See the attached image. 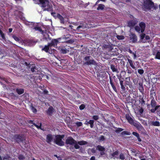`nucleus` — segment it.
Returning <instances> with one entry per match:
<instances>
[{"instance_id":"5","label":"nucleus","mask_w":160,"mask_h":160,"mask_svg":"<svg viewBox=\"0 0 160 160\" xmlns=\"http://www.w3.org/2000/svg\"><path fill=\"white\" fill-rule=\"evenodd\" d=\"M64 137V135H57L55 136V139L54 140V142L58 145L62 146L64 145V142L62 139Z\"/></svg>"},{"instance_id":"22","label":"nucleus","mask_w":160,"mask_h":160,"mask_svg":"<svg viewBox=\"0 0 160 160\" xmlns=\"http://www.w3.org/2000/svg\"><path fill=\"white\" fill-rule=\"evenodd\" d=\"M150 99L151 100H155V99H156V93L154 90H152L150 92Z\"/></svg>"},{"instance_id":"23","label":"nucleus","mask_w":160,"mask_h":160,"mask_svg":"<svg viewBox=\"0 0 160 160\" xmlns=\"http://www.w3.org/2000/svg\"><path fill=\"white\" fill-rule=\"evenodd\" d=\"M110 68L113 72H115L117 73L119 72V71L118 69L117 66H115L113 64L110 65Z\"/></svg>"},{"instance_id":"44","label":"nucleus","mask_w":160,"mask_h":160,"mask_svg":"<svg viewBox=\"0 0 160 160\" xmlns=\"http://www.w3.org/2000/svg\"><path fill=\"white\" fill-rule=\"evenodd\" d=\"M116 128V129L115 130V131L116 133H119V132L122 131L123 130V129L122 128Z\"/></svg>"},{"instance_id":"38","label":"nucleus","mask_w":160,"mask_h":160,"mask_svg":"<svg viewBox=\"0 0 160 160\" xmlns=\"http://www.w3.org/2000/svg\"><path fill=\"white\" fill-rule=\"evenodd\" d=\"M105 7V6L102 4H99L98 5V7L97 8V10H102L104 9V7Z\"/></svg>"},{"instance_id":"1","label":"nucleus","mask_w":160,"mask_h":160,"mask_svg":"<svg viewBox=\"0 0 160 160\" xmlns=\"http://www.w3.org/2000/svg\"><path fill=\"white\" fill-rule=\"evenodd\" d=\"M126 118L130 124L135 127L138 130L141 131L144 130V128L141 124L138 122H134L133 118L130 116L129 114H126Z\"/></svg>"},{"instance_id":"25","label":"nucleus","mask_w":160,"mask_h":160,"mask_svg":"<svg viewBox=\"0 0 160 160\" xmlns=\"http://www.w3.org/2000/svg\"><path fill=\"white\" fill-rule=\"evenodd\" d=\"M43 36V38L46 40H47L48 39L50 40H51V38L50 37L49 35L47 33V31L45 30L44 31L43 34H42Z\"/></svg>"},{"instance_id":"59","label":"nucleus","mask_w":160,"mask_h":160,"mask_svg":"<svg viewBox=\"0 0 160 160\" xmlns=\"http://www.w3.org/2000/svg\"><path fill=\"white\" fill-rule=\"evenodd\" d=\"M159 107L158 108L157 111V113L160 117V105H158Z\"/></svg>"},{"instance_id":"52","label":"nucleus","mask_w":160,"mask_h":160,"mask_svg":"<svg viewBox=\"0 0 160 160\" xmlns=\"http://www.w3.org/2000/svg\"><path fill=\"white\" fill-rule=\"evenodd\" d=\"M151 104L152 107H155L156 105V102L155 101H151Z\"/></svg>"},{"instance_id":"13","label":"nucleus","mask_w":160,"mask_h":160,"mask_svg":"<svg viewBox=\"0 0 160 160\" xmlns=\"http://www.w3.org/2000/svg\"><path fill=\"white\" fill-rule=\"evenodd\" d=\"M53 136L51 134H48L46 136V141L48 143H50L52 141Z\"/></svg>"},{"instance_id":"53","label":"nucleus","mask_w":160,"mask_h":160,"mask_svg":"<svg viewBox=\"0 0 160 160\" xmlns=\"http://www.w3.org/2000/svg\"><path fill=\"white\" fill-rule=\"evenodd\" d=\"M76 124L77 125V126L78 127L81 126L82 125V123L81 122H77L76 123Z\"/></svg>"},{"instance_id":"9","label":"nucleus","mask_w":160,"mask_h":160,"mask_svg":"<svg viewBox=\"0 0 160 160\" xmlns=\"http://www.w3.org/2000/svg\"><path fill=\"white\" fill-rule=\"evenodd\" d=\"M96 149L100 152L101 156L104 155L106 154L105 152V149L103 147L98 145L96 147Z\"/></svg>"},{"instance_id":"58","label":"nucleus","mask_w":160,"mask_h":160,"mask_svg":"<svg viewBox=\"0 0 160 160\" xmlns=\"http://www.w3.org/2000/svg\"><path fill=\"white\" fill-rule=\"evenodd\" d=\"M92 118L95 120H97L99 119V117L98 115H94L92 116Z\"/></svg>"},{"instance_id":"11","label":"nucleus","mask_w":160,"mask_h":160,"mask_svg":"<svg viewBox=\"0 0 160 160\" xmlns=\"http://www.w3.org/2000/svg\"><path fill=\"white\" fill-rule=\"evenodd\" d=\"M137 86L141 93H144V89L143 86V82L142 81H139L138 84L137 85Z\"/></svg>"},{"instance_id":"61","label":"nucleus","mask_w":160,"mask_h":160,"mask_svg":"<svg viewBox=\"0 0 160 160\" xmlns=\"http://www.w3.org/2000/svg\"><path fill=\"white\" fill-rule=\"evenodd\" d=\"M145 34L144 33H142L140 35V38L141 39H143L145 37Z\"/></svg>"},{"instance_id":"51","label":"nucleus","mask_w":160,"mask_h":160,"mask_svg":"<svg viewBox=\"0 0 160 160\" xmlns=\"http://www.w3.org/2000/svg\"><path fill=\"white\" fill-rule=\"evenodd\" d=\"M151 9V8H153V9L154 10H156L158 8V6L157 5H154V3H153V5H152L150 7Z\"/></svg>"},{"instance_id":"26","label":"nucleus","mask_w":160,"mask_h":160,"mask_svg":"<svg viewBox=\"0 0 160 160\" xmlns=\"http://www.w3.org/2000/svg\"><path fill=\"white\" fill-rule=\"evenodd\" d=\"M127 60L128 62L129 63L130 66H131V67L133 69H135V67L134 65V64L133 63V61H132V60L128 58L127 59Z\"/></svg>"},{"instance_id":"37","label":"nucleus","mask_w":160,"mask_h":160,"mask_svg":"<svg viewBox=\"0 0 160 160\" xmlns=\"http://www.w3.org/2000/svg\"><path fill=\"white\" fill-rule=\"evenodd\" d=\"M152 125L155 126H160L159 122L158 121L152 122Z\"/></svg>"},{"instance_id":"16","label":"nucleus","mask_w":160,"mask_h":160,"mask_svg":"<svg viewBox=\"0 0 160 160\" xmlns=\"http://www.w3.org/2000/svg\"><path fill=\"white\" fill-rule=\"evenodd\" d=\"M119 152L118 150H117L115 152H114L113 153H111V156L112 158H113V159H118V154H119Z\"/></svg>"},{"instance_id":"4","label":"nucleus","mask_w":160,"mask_h":160,"mask_svg":"<svg viewBox=\"0 0 160 160\" xmlns=\"http://www.w3.org/2000/svg\"><path fill=\"white\" fill-rule=\"evenodd\" d=\"M65 142L67 144L74 145V148L76 149H78L80 148V146L77 144V141L71 136L68 137L66 140Z\"/></svg>"},{"instance_id":"2","label":"nucleus","mask_w":160,"mask_h":160,"mask_svg":"<svg viewBox=\"0 0 160 160\" xmlns=\"http://www.w3.org/2000/svg\"><path fill=\"white\" fill-rule=\"evenodd\" d=\"M83 64L89 66L92 65H96L97 63L96 61L91 56H86L83 58Z\"/></svg>"},{"instance_id":"45","label":"nucleus","mask_w":160,"mask_h":160,"mask_svg":"<svg viewBox=\"0 0 160 160\" xmlns=\"http://www.w3.org/2000/svg\"><path fill=\"white\" fill-rule=\"evenodd\" d=\"M25 158L24 156L21 154L19 155L18 157V159L20 160H24Z\"/></svg>"},{"instance_id":"6","label":"nucleus","mask_w":160,"mask_h":160,"mask_svg":"<svg viewBox=\"0 0 160 160\" xmlns=\"http://www.w3.org/2000/svg\"><path fill=\"white\" fill-rule=\"evenodd\" d=\"M63 39V38H58L57 39H52L50 42L48 43L49 45L51 47H56L58 44L64 42V41L62 40Z\"/></svg>"},{"instance_id":"50","label":"nucleus","mask_w":160,"mask_h":160,"mask_svg":"<svg viewBox=\"0 0 160 160\" xmlns=\"http://www.w3.org/2000/svg\"><path fill=\"white\" fill-rule=\"evenodd\" d=\"M138 72L140 74L142 75L144 73V71L142 69H138Z\"/></svg>"},{"instance_id":"30","label":"nucleus","mask_w":160,"mask_h":160,"mask_svg":"<svg viewBox=\"0 0 160 160\" xmlns=\"http://www.w3.org/2000/svg\"><path fill=\"white\" fill-rule=\"evenodd\" d=\"M132 134L134 136L137 137L139 142H140L142 141V140L140 137L138 133L136 132H133Z\"/></svg>"},{"instance_id":"12","label":"nucleus","mask_w":160,"mask_h":160,"mask_svg":"<svg viewBox=\"0 0 160 160\" xmlns=\"http://www.w3.org/2000/svg\"><path fill=\"white\" fill-rule=\"evenodd\" d=\"M103 48L107 49L108 51H112L113 49L114 46L111 43H108V44H104L103 46Z\"/></svg>"},{"instance_id":"62","label":"nucleus","mask_w":160,"mask_h":160,"mask_svg":"<svg viewBox=\"0 0 160 160\" xmlns=\"http://www.w3.org/2000/svg\"><path fill=\"white\" fill-rule=\"evenodd\" d=\"M128 86H129V87L130 88H131V89H133V88H134V86H133V85H132V83H130V84L128 85Z\"/></svg>"},{"instance_id":"32","label":"nucleus","mask_w":160,"mask_h":160,"mask_svg":"<svg viewBox=\"0 0 160 160\" xmlns=\"http://www.w3.org/2000/svg\"><path fill=\"white\" fill-rule=\"evenodd\" d=\"M139 81H141L138 77L135 78L133 79V82L135 85H137Z\"/></svg>"},{"instance_id":"18","label":"nucleus","mask_w":160,"mask_h":160,"mask_svg":"<svg viewBox=\"0 0 160 160\" xmlns=\"http://www.w3.org/2000/svg\"><path fill=\"white\" fill-rule=\"evenodd\" d=\"M54 111V109L52 106H50L46 111L47 114L49 115H52Z\"/></svg>"},{"instance_id":"31","label":"nucleus","mask_w":160,"mask_h":160,"mask_svg":"<svg viewBox=\"0 0 160 160\" xmlns=\"http://www.w3.org/2000/svg\"><path fill=\"white\" fill-rule=\"evenodd\" d=\"M34 29L36 31H38L40 32L42 34H43L44 31L42 30L41 27H34Z\"/></svg>"},{"instance_id":"17","label":"nucleus","mask_w":160,"mask_h":160,"mask_svg":"<svg viewBox=\"0 0 160 160\" xmlns=\"http://www.w3.org/2000/svg\"><path fill=\"white\" fill-rule=\"evenodd\" d=\"M13 90H16V92L18 95L22 94L24 92V89L23 88H17L16 89H13Z\"/></svg>"},{"instance_id":"42","label":"nucleus","mask_w":160,"mask_h":160,"mask_svg":"<svg viewBox=\"0 0 160 160\" xmlns=\"http://www.w3.org/2000/svg\"><path fill=\"white\" fill-rule=\"evenodd\" d=\"M116 38L118 40H123L125 38V37L123 36L119 35H117Z\"/></svg>"},{"instance_id":"7","label":"nucleus","mask_w":160,"mask_h":160,"mask_svg":"<svg viewBox=\"0 0 160 160\" xmlns=\"http://www.w3.org/2000/svg\"><path fill=\"white\" fill-rule=\"evenodd\" d=\"M13 139L18 143L22 142L25 140L24 135L22 134H15L13 136Z\"/></svg>"},{"instance_id":"14","label":"nucleus","mask_w":160,"mask_h":160,"mask_svg":"<svg viewBox=\"0 0 160 160\" xmlns=\"http://www.w3.org/2000/svg\"><path fill=\"white\" fill-rule=\"evenodd\" d=\"M94 121L93 120H90L89 121L86 120L84 124L87 126H88L90 124V128H92L94 126Z\"/></svg>"},{"instance_id":"48","label":"nucleus","mask_w":160,"mask_h":160,"mask_svg":"<svg viewBox=\"0 0 160 160\" xmlns=\"http://www.w3.org/2000/svg\"><path fill=\"white\" fill-rule=\"evenodd\" d=\"M37 67L35 66H32L31 68V71L32 72H36L35 70H37Z\"/></svg>"},{"instance_id":"20","label":"nucleus","mask_w":160,"mask_h":160,"mask_svg":"<svg viewBox=\"0 0 160 160\" xmlns=\"http://www.w3.org/2000/svg\"><path fill=\"white\" fill-rule=\"evenodd\" d=\"M59 49L60 53L62 54H66L69 52V51L67 50L65 47H62L59 48Z\"/></svg>"},{"instance_id":"40","label":"nucleus","mask_w":160,"mask_h":160,"mask_svg":"<svg viewBox=\"0 0 160 160\" xmlns=\"http://www.w3.org/2000/svg\"><path fill=\"white\" fill-rule=\"evenodd\" d=\"M12 38L16 41L18 42L21 41V39L15 35H13Z\"/></svg>"},{"instance_id":"39","label":"nucleus","mask_w":160,"mask_h":160,"mask_svg":"<svg viewBox=\"0 0 160 160\" xmlns=\"http://www.w3.org/2000/svg\"><path fill=\"white\" fill-rule=\"evenodd\" d=\"M155 58L156 59H158L160 60V52L158 51L156 54Z\"/></svg>"},{"instance_id":"63","label":"nucleus","mask_w":160,"mask_h":160,"mask_svg":"<svg viewBox=\"0 0 160 160\" xmlns=\"http://www.w3.org/2000/svg\"><path fill=\"white\" fill-rule=\"evenodd\" d=\"M100 140L102 141H104L105 140V138L102 135L100 137Z\"/></svg>"},{"instance_id":"10","label":"nucleus","mask_w":160,"mask_h":160,"mask_svg":"<svg viewBox=\"0 0 160 160\" xmlns=\"http://www.w3.org/2000/svg\"><path fill=\"white\" fill-rule=\"evenodd\" d=\"M40 48H41V50L42 51H44L46 53H50V49L51 48V47L49 45L48 43L47 45H45L44 47L42 46H40Z\"/></svg>"},{"instance_id":"34","label":"nucleus","mask_w":160,"mask_h":160,"mask_svg":"<svg viewBox=\"0 0 160 160\" xmlns=\"http://www.w3.org/2000/svg\"><path fill=\"white\" fill-rule=\"evenodd\" d=\"M85 26H84V24L83 23H81L80 25H79L77 28L76 30H79L80 29L82 28L83 29L85 28Z\"/></svg>"},{"instance_id":"47","label":"nucleus","mask_w":160,"mask_h":160,"mask_svg":"<svg viewBox=\"0 0 160 160\" xmlns=\"http://www.w3.org/2000/svg\"><path fill=\"white\" fill-rule=\"evenodd\" d=\"M31 110L32 112L34 113H36L37 112V109L35 108V107L33 106L32 105L31 106Z\"/></svg>"},{"instance_id":"35","label":"nucleus","mask_w":160,"mask_h":160,"mask_svg":"<svg viewBox=\"0 0 160 160\" xmlns=\"http://www.w3.org/2000/svg\"><path fill=\"white\" fill-rule=\"evenodd\" d=\"M125 158V154L124 153L121 152L118 157V159L122 160H124Z\"/></svg>"},{"instance_id":"49","label":"nucleus","mask_w":160,"mask_h":160,"mask_svg":"<svg viewBox=\"0 0 160 160\" xmlns=\"http://www.w3.org/2000/svg\"><path fill=\"white\" fill-rule=\"evenodd\" d=\"M135 28L136 31L138 32H140V31H141V29L140 27L138 26H136Z\"/></svg>"},{"instance_id":"28","label":"nucleus","mask_w":160,"mask_h":160,"mask_svg":"<svg viewBox=\"0 0 160 160\" xmlns=\"http://www.w3.org/2000/svg\"><path fill=\"white\" fill-rule=\"evenodd\" d=\"M57 18H58L59 19L60 21V22L61 23H64V18L60 14L58 13V16Z\"/></svg>"},{"instance_id":"60","label":"nucleus","mask_w":160,"mask_h":160,"mask_svg":"<svg viewBox=\"0 0 160 160\" xmlns=\"http://www.w3.org/2000/svg\"><path fill=\"white\" fill-rule=\"evenodd\" d=\"M23 96L24 97H26V98H25L26 100H27V99H29L28 98H27L29 97V94L28 93H25L23 95Z\"/></svg>"},{"instance_id":"36","label":"nucleus","mask_w":160,"mask_h":160,"mask_svg":"<svg viewBox=\"0 0 160 160\" xmlns=\"http://www.w3.org/2000/svg\"><path fill=\"white\" fill-rule=\"evenodd\" d=\"M123 81L122 80L120 81V83L121 87L122 90L123 92H125V88L123 85Z\"/></svg>"},{"instance_id":"57","label":"nucleus","mask_w":160,"mask_h":160,"mask_svg":"<svg viewBox=\"0 0 160 160\" xmlns=\"http://www.w3.org/2000/svg\"><path fill=\"white\" fill-rule=\"evenodd\" d=\"M139 97L140 100H143L144 93H141V95H139Z\"/></svg>"},{"instance_id":"3","label":"nucleus","mask_w":160,"mask_h":160,"mask_svg":"<svg viewBox=\"0 0 160 160\" xmlns=\"http://www.w3.org/2000/svg\"><path fill=\"white\" fill-rule=\"evenodd\" d=\"M40 2L42 4V7L44 8V11H52V7L51 4H50L48 0H39Z\"/></svg>"},{"instance_id":"54","label":"nucleus","mask_w":160,"mask_h":160,"mask_svg":"<svg viewBox=\"0 0 160 160\" xmlns=\"http://www.w3.org/2000/svg\"><path fill=\"white\" fill-rule=\"evenodd\" d=\"M27 77L28 78L29 80H30L31 79H33V78L34 76L32 74H30L28 75Z\"/></svg>"},{"instance_id":"15","label":"nucleus","mask_w":160,"mask_h":160,"mask_svg":"<svg viewBox=\"0 0 160 160\" xmlns=\"http://www.w3.org/2000/svg\"><path fill=\"white\" fill-rule=\"evenodd\" d=\"M8 98L9 99H12L14 100H17L18 99V96L16 94L12 92L9 94L8 96Z\"/></svg>"},{"instance_id":"46","label":"nucleus","mask_w":160,"mask_h":160,"mask_svg":"<svg viewBox=\"0 0 160 160\" xmlns=\"http://www.w3.org/2000/svg\"><path fill=\"white\" fill-rule=\"evenodd\" d=\"M121 134L122 135H130V132H128L127 131H124L122 132H121Z\"/></svg>"},{"instance_id":"21","label":"nucleus","mask_w":160,"mask_h":160,"mask_svg":"<svg viewBox=\"0 0 160 160\" xmlns=\"http://www.w3.org/2000/svg\"><path fill=\"white\" fill-rule=\"evenodd\" d=\"M139 26L141 29V32H143L145 29L146 27V24L143 22H142L139 24Z\"/></svg>"},{"instance_id":"27","label":"nucleus","mask_w":160,"mask_h":160,"mask_svg":"<svg viewBox=\"0 0 160 160\" xmlns=\"http://www.w3.org/2000/svg\"><path fill=\"white\" fill-rule=\"evenodd\" d=\"M0 36L2 38V40L6 41V40L5 34L0 28Z\"/></svg>"},{"instance_id":"41","label":"nucleus","mask_w":160,"mask_h":160,"mask_svg":"<svg viewBox=\"0 0 160 160\" xmlns=\"http://www.w3.org/2000/svg\"><path fill=\"white\" fill-rule=\"evenodd\" d=\"M159 107V106L157 105L155 106V108H152L151 109L150 111L152 113H154L155 112V111L157 110L158 108Z\"/></svg>"},{"instance_id":"55","label":"nucleus","mask_w":160,"mask_h":160,"mask_svg":"<svg viewBox=\"0 0 160 160\" xmlns=\"http://www.w3.org/2000/svg\"><path fill=\"white\" fill-rule=\"evenodd\" d=\"M85 107V106L84 104H82L79 106V109L80 110H83Z\"/></svg>"},{"instance_id":"33","label":"nucleus","mask_w":160,"mask_h":160,"mask_svg":"<svg viewBox=\"0 0 160 160\" xmlns=\"http://www.w3.org/2000/svg\"><path fill=\"white\" fill-rule=\"evenodd\" d=\"M88 142H87L83 140L78 141V142H77V144H78V145L81 146L85 145Z\"/></svg>"},{"instance_id":"56","label":"nucleus","mask_w":160,"mask_h":160,"mask_svg":"<svg viewBox=\"0 0 160 160\" xmlns=\"http://www.w3.org/2000/svg\"><path fill=\"white\" fill-rule=\"evenodd\" d=\"M51 15L54 17L55 18H56L57 17L58 13H56L55 12H51Z\"/></svg>"},{"instance_id":"8","label":"nucleus","mask_w":160,"mask_h":160,"mask_svg":"<svg viewBox=\"0 0 160 160\" xmlns=\"http://www.w3.org/2000/svg\"><path fill=\"white\" fill-rule=\"evenodd\" d=\"M144 8L147 10H150V7L153 4V2L151 0H146L144 2Z\"/></svg>"},{"instance_id":"29","label":"nucleus","mask_w":160,"mask_h":160,"mask_svg":"<svg viewBox=\"0 0 160 160\" xmlns=\"http://www.w3.org/2000/svg\"><path fill=\"white\" fill-rule=\"evenodd\" d=\"M131 38L132 39V42H136L137 41V38L136 35L134 33L131 34Z\"/></svg>"},{"instance_id":"24","label":"nucleus","mask_w":160,"mask_h":160,"mask_svg":"<svg viewBox=\"0 0 160 160\" xmlns=\"http://www.w3.org/2000/svg\"><path fill=\"white\" fill-rule=\"evenodd\" d=\"M109 80H110V83L111 85L112 86V88H113V90L115 92H117V88H116V87H115V85H114L113 83V81L112 79V78L110 76H109Z\"/></svg>"},{"instance_id":"19","label":"nucleus","mask_w":160,"mask_h":160,"mask_svg":"<svg viewBox=\"0 0 160 160\" xmlns=\"http://www.w3.org/2000/svg\"><path fill=\"white\" fill-rule=\"evenodd\" d=\"M137 20H132L129 21L128 22V26L129 27H132L134 26L137 23Z\"/></svg>"},{"instance_id":"43","label":"nucleus","mask_w":160,"mask_h":160,"mask_svg":"<svg viewBox=\"0 0 160 160\" xmlns=\"http://www.w3.org/2000/svg\"><path fill=\"white\" fill-rule=\"evenodd\" d=\"M71 36V35L70 34H67L65 36H64V37H62V38H63V39L62 40H64V42H65V41L64 40V39L66 40L68 38H70V37Z\"/></svg>"},{"instance_id":"64","label":"nucleus","mask_w":160,"mask_h":160,"mask_svg":"<svg viewBox=\"0 0 160 160\" xmlns=\"http://www.w3.org/2000/svg\"><path fill=\"white\" fill-rule=\"evenodd\" d=\"M143 112V109L142 108H141L139 110V112L140 114H142Z\"/></svg>"}]
</instances>
